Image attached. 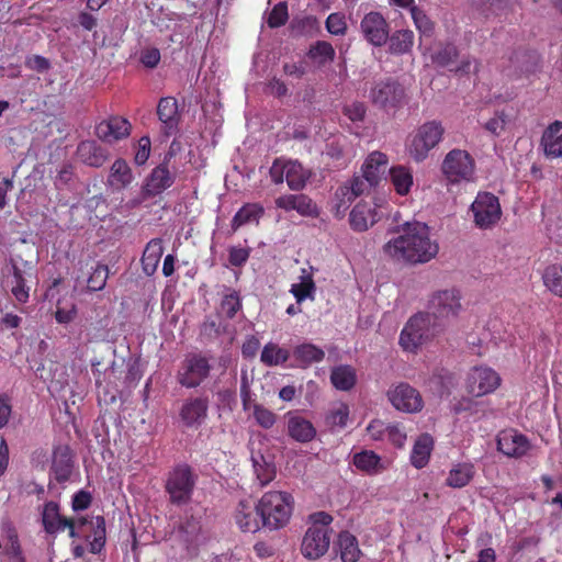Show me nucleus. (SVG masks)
<instances>
[{
    "label": "nucleus",
    "mask_w": 562,
    "mask_h": 562,
    "mask_svg": "<svg viewBox=\"0 0 562 562\" xmlns=\"http://www.w3.org/2000/svg\"><path fill=\"white\" fill-rule=\"evenodd\" d=\"M131 133V123L121 116H112L106 121H102L95 127L97 136L109 144H113L125 138Z\"/></svg>",
    "instance_id": "obj_19"
},
{
    "label": "nucleus",
    "mask_w": 562,
    "mask_h": 562,
    "mask_svg": "<svg viewBox=\"0 0 562 562\" xmlns=\"http://www.w3.org/2000/svg\"><path fill=\"white\" fill-rule=\"evenodd\" d=\"M346 186L350 191L358 198L364 193H368L371 188L376 184L369 183V181L362 176H355L352 179L346 182Z\"/></svg>",
    "instance_id": "obj_58"
},
{
    "label": "nucleus",
    "mask_w": 562,
    "mask_h": 562,
    "mask_svg": "<svg viewBox=\"0 0 562 562\" xmlns=\"http://www.w3.org/2000/svg\"><path fill=\"white\" fill-rule=\"evenodd\" d=\"M288 186L293 191H299L303 189L311 177L310 171L304 169V167L296 160H290L288 162Z\"/></svg>",
    "instance_id": "obj_39"
},
{
    "label": "nucleus",
    "mask_w": 562,
    "mask_h": 562,
    "mask_svg": "<svg viewBox=\"0 0 562 562\" xmlns=\"http://www.w3.org/2000/svg\"><path fill=\"white\" fill-rule=\"evenodd\" d=\"M497 448L507 457L520 458L528 452L530 445L524 435L510 429L498 435Z\"/></svg>",
    "instance_id": "obj_20"
},
{
    "label": "nucleus",
    "mask_w": 562,
    "mask_h": 562,
    "mask_svg": "<svg viewBox=\"0 0 562 562\" xmlns=\"http://www.w3.org/2000/svg\"><path fill=\"white\" fill-rule=\"evenodd\" d=\"M389 168L387 156L381 151L371 153L364 160L361 172L369 183L379 184L382 179H385Z\"/></svg>",
    "instance_id": "obj_22"
},
{
    "label": "nucleus",
    "mask_w": 562,
    "mask_h": 562,
    "mask_svg": "<svg viewBox=\"0 0 562 562\" xmlns=\"http://www.w3.org/2000/svg\"><path fill=\"white\" fill-rule=\"evenodd\" d=\"M385 257L401 265L417 266L431 261L439 252V245L431 237L427 224L406 222L383 245Z\"/></svg>",
    "instance_id": "obj_1"
},
{
    "label": "nucleus",
    "mask_w": 562,
    "mask_h": 562,
    "mask_svg": "<svg viewBox=\"0 0 562 562\" xmlns=\"http://www.w3.org/2000/svg\"><path fill=\"white\" fill-rule=\"evenodd\" d=\"M357 196L346 183L337 188L333 200V211L337 217H342Z\"/></svg>",
    "instance_id": "obj_43"
},
{
    "label": "nucleus",
    "mask_w": 562,
    "mask_h": 562,
    "mask_svg": "<svg viewBox=\"0 0 562 562\" xmlns=\"http://www.w3.org/2000/svg\"><path fill=\"white\" fill-rule=\"evenodd\" d=\"M175 179L176 176L169 171L165 162L155 167L144 181L140 198L133 200L132 206H137L147 199L159 195L173 184Z\"/></svg>",
    "instance_id": "obj_10"
},
{
    "label": "nucleus",
    "mask_w": 562,
    "mask_h": 562,
    "mask_svg": "<svg viewBox=\"0 0 562 562\" xmlns=\"http://www.w3.org/2000/svg\"><path fill=\"white\" fill-rule=\"evenodd\" d=\"M458 56L457 47L448 44L440 48L432 57L434 61L442 67H450L454 64Z\"/></svg>",
    "instance_id": "obj_52"
},
{
    "label": "nucleus",
    "mask_w": 562,
    "mask_h": 562,
    "mask_svg": "<svg viewBox=\"0 0 562 562\" xmlns=\"http://www.w3.org/2000/svg\"><path fill=\"white\" fill-rule=\"evenodd\" d=\"M211 366L199 355L187 357L178 372V382L188 389L199 386L210 374Z\"/></svg>",
    "instance_id": "obj_11"
},
{
    "label": "nucleus",
    "mask_w": 562,
    "mask_h": 562,
    "mask_svg": "<svg viewBox=\"0 0 562 562\" xmlns=\"http://www.w3.org/2000/svg\"><path fill=\"white\" fill-rule=\"evenodd\" d=\"M380 220L375 207L366 202H359L350 212V225L357 232H364Z\"/></svg>",
    "instance_id": "obj_24"
},
{
    "label": "nucleus",
    "mask_w": 562,
    "mask_h": 562,
    "mask_svg": "<svg viewBox=\"0 0 562 562\" xmlns=\"http://www.w3.org/2000/svg\"><path fill=\"white\" fill-rule=\"evenodd\" d=\"M474 223L482 229L494 226L502 216L498 198L490 192H480L471 204Z\"/></svg>",
    "instance_id": "obj_7"
},
{
    "label": "nucleus",
    "mask_w": 562,
    "mask_h": 562,
    "mask_svg": "<svg viewBox=\"0 0 562 562\" xmlns=\"http://www.w3.org/2000/svg\"><path fill=\"white\" fill-rule=\"evenodd\" d=\"M389 173L395 191L401 195L407 194L413 186V175L411 170L404 166H396L390 168Z\"/></svg>",
    "instance_id": "obj_41"
},
{
    "label": "nucleus",
    "mask_w": 562,
    "mask_h": 562,
    "mask_svg": "<svg viewBox=\"0 0 562 562\" xmlns=\"http://www.w3.org/2000/svg\"><path fill=\"white\" fill-rule=\"evenodd\" d=\"M286 422V431L293 440L307 443L316 437V428L314 425L303 417L299 412L291 411L284 415Z\"/></svg>",
    "instance_id": "obj_17"
},
{
    "label": "nucleus",
    "mask_w": 562,
    "mask_h": 562,
    "mask_svg": "<svg viewBox=\"0 0 562 562\" xmlns=\"http://www.w3.org/2000/svg\"><path fill=\"white\" fill-rule=\"evenodd\" d=\"M330 535L325 528H308L303 537L302 554L311 560L323 557L329 549Z\"/></svg>",
    "instance_id": "obj_15"
},
{
    "label": "nucleus",
    "mask_w": 562,
    "mask_h": 562,
    "mask_svg": "<svg viewBox=\"0 0 562 562\" xmlns=\"http://www.w3.org/2000/svg\"><path fill=\"white\" fill-rule=\"evenodd\" d=\"M326 30L333 35H345L347 23L345 16L339 13H330L325 22Z\"/></svg>",
    "instance_id": "obj_55"
},
{
    "label": "nucleus",
    "mask_w": 562,
    "mask_h": 562,
    "mask_svg": "<svg viewBox=\"0 0 562 562\" xmlns=\"http://www.w3.org/2000/svg\"><path fill=\"white\" fill-rule=\"evenodd\" d=\"M288 7L284 2H280L271 10L268 18V25L272 29L282 26L288 21Z\"/></svg>",
    "instance_id": "obj_54"
},
{
    "label": "nucleus",
    "mask_w": 562,
    "mask_h": 562,
    "mask_svg": "<svg viewBox=\"0 0 562 562\" xmlns=\"http://www.w3.org/2000/svg\"><path fill=\"white\" fill-rule=\"evenodd\" d=\"M72 461L68 448L59 447L54 451L52 474L59 482L65 483L72 473Z\"/></svg>",
    "instance_id": "obj_27"
},
{
    "label": "nucleus",
    "mask_w": 562,
    "mask_h": 562,
    "mask_svg": "<svg viewBox=\"0 0 562 562\" xmlns=\"http://www.w3.org/2000/svg\"><path fill=\"white\" fill-rule=\"evenodd\" d=\"M442 135L443 127L441 123L430 121L423 124L409 140V155L414 160L423 161L428 156V153L439 144Z\"/></svg>",
    "instance_id": "obj_5"
},
{
    "label": "nucleus",
    "mask_w": 562,
    "mask_h": 562,
    "mask_svg": "<svg viewBox=\"0 0 562 562\" xmlns=\"http://www.w3.org/2000/svg\"><path fill=\"white\" fill-rule=\"evenodd\" d=\"M276 205L285 212L296 211L302 216H316L317 206L305 194H285L276 199Z\"/></svg>",
    "instance_id": "obj_21"
},
{
    "label": "nucleus",
    "mask_w": 562,
    "mask_h": 562,
    "mask_svg": "<svg viewBox=\"0 0 562 562\" xmlns=\"http://www.w3.org/2000/svg\"><path fill=\"white\" fill-rule=\"evenodd\" d=\"M150 138L148 136L139 138L134 158L137 165L142 166L148 160L150 155Z\"/></svg>",
    "instance_id": "obj_61"
},
{
    "label": "nucleus",
    "mask_w": 562,
    "mask_h": 562,
    "mask_svg": "<svg viewBox=\"0 0 562 562\" xmlns=\"http://www.w3.org/2000/svg\"><path fill=\"white\" fill-rule=\"evenodd\" d=\"M252 417L256 424L263 429L272 428L277 422V415L261 404L252 405Z\"/></svg>",
    "instance_id": "obj_48"
},
{
    "label": "nucleus",
    "mask_w": 562,
    "mask_h": 562,
    "mask_svg": "<svg viewBox=\"0 0 562 562\" xmlns=\"http://www.w3.org/2000/svg\"><path fill=\"white\" fill-rule=\"evenodd\" d=\"M366 105L362 102H352L344 108V113L353 122L362 121L366 115Z\"/></svg>",
    "instance_id": "obj_63"
},
{
    "label": "nucleus",
    "mask_w": 562,
    "mask_h": 562,
    "mask_svg": "<svg viewBox=\"0 0 562 562\" xmlns=\"http://www.w3.org/2000/svg\"><path fill=\"white\" fill-rule=\"evenodd\" d=\"M510 0H467L469 8L484 16L490 18L491 15L499 14L507 9Z\"/></svg>",
    "instance_id": "obj_37"
},
{
    "label": "nucleus",
    "mask_w": 562,
    "mask_h": 562,
    "mask_svg": "<svg viewBox=\"0 0 562 562\" xmlns=\"http://www.w3.org/2000/svg\"><path fill=\"white\" fill-rule=\"evenodd\" d=\"M541 145L550 158L562 157V122H554L543 132Z\"/></svg>",
    "instance_id": "obj_26"
},
{
    "label": "nucleus",
    "mask_w": 562,
    "mask_h": 562,
    "mask_svg": "<svg viewBox=\"0 0 562 562\" xmlns=\"http://www.w3.org/2000/svg\"><path fill=\"white\" fill-rule=\"evenodd\" d=\"M240 308L241 301L237 292L232 291L224 295L220 307V311L223 315L228 318H233Z\"/></svg>",
    "instance_id": "obj_49"
},
{
    "label": "nucleus",
    "mask_w": 562,
    "mask_h": 562,
    "mask_svg": "<svg viewBox=\"0 0 562 562\" xmlns=\"http://www.w3.org/2000/svg\"><path fill=\"white\" fill-rule=\"evenodd\" d=\"M349 416V407L345 403H338L333 406L327 417L331 426L345 427Z\"/></svg>",
    "instance_id": "obj_53"
},
{
    "label": "nucleus",
    "mask_w": 562,
    "mask_h": 562,
    "mask_svg": "<svg viewBox=\"0 0 562 562\" xmlns=\"http://www.w3.org/2000/svg\"><path fill=\"white\" fill-rule=\"evenodd\" d=\"M474 475V468L470 463L454 465L446 480L447 485L453 488H461L469 484Z\"/></svg>",
    "instance_id": "obj_38"
},
{
    "label": "nucleus",
    "mask_w": 562,
    "mask_h": 562,
    "mask_svg": "<svg viewBox=\"0 0 562 562\" xmlns=\"http://www.w3.org/2000/svg\"><path fill=\"white\" fill-rule=\"evenodd\" d=\"M387 398L397 411L416 413L422 411L424 402L420 393L407 383H400L387 391Z\"/></svg>",
    "instance_id": "obj_12"
},
{
    "label": "nucleus",
    "mask_w": 562,
    "mask_h": 562,
    "mask_svg": "<svg viewBox=\"0 0 562 562\" xmlns=\"http://www.w3.org/2000/svg\"><path fill=\"white\" fill-rule=\"evenodd\" d=\"M42 521L45 531L48 533L64 531L66 526L69 525V519L60 516L59 506L55 502H48L44 505Z\"/></svg>",
    "instance_id": "obj_28"
},
{
    "label": "nucleus",
    "mask_w": 562,
    "mask_h": 562,
    "mask_svg": "<svg viewBox=\"0 0 562 562\" xmlns=\"http://www.w3.org/2000/svg\"><path fill=\"white\" fill-rule=\"evenodd\" d=\"M77 151L79 158L91 167H101L108 159L105 151L93 140L81 142Z\"/></svg>",
    "instance_id": "obj_33"
},
{
    "label": "nucleus",
    "mask_w": 562,
    "mask_h": 562,
    "mask_svg": "<svg viewBox=\"0 0 562 562\" xmlns=\"http://www.w3.org/2000/svg\"><path fill=\"white\" fill-rule=\"evenodd\" d=\"M353 464L357 469L364 471L369 474L382 471L380 457L373 451H362L353 456Z\"/></svg>",
    "instance_id": "obj_42"
},
{
    "label": "nucleus",
    "mask_w": 562,
    "mask_h": 562,
    "mask_svg": "<svg viewBox=\"0 0 562 562\" xmlns=\"http://www.w3.org/2000/svg\"><path fill=\"white\" fill-rule=\"evenodd\" d=\"M160 60V52L157 48H147L140 53V61L145 67L155 68Z\"/></svg>",
    "instance_id": "obj_64"
},
{
    "label": "nucleus",
    "mask_w": 562,
    "mask_h": 562,
    "mask_svg": "<svg viewBox=\"0 0 562 562\" xmlns=\"http://www.w3.org/2000/svg\"><path fill=\"white\" fill-rule=\"evenodd\" d=\"M432 438L428 434L422 435L416 440L411 454L412 464L415 468L422 469L427 464L432 449Z\"/></svg>",
    "instance_id": "obj_36"
},
{
    "label": "nucleus",
    "mask_w": 562,
    "mask_h": 562,
    "mask_svg": "<svg viewBox=\"0 0 562 562\" xmlns=\"http://www.w3.org/2000/svg\"><path fill=\"white\" fill-rule=\"evenodd\" d=\"M235 521L244 532H256L259 530L262 522L258 505L255 506L248 501L239 502L235 513Z\"/></svg>",
    "instance_id": "obj_23"
},
{
    "label": "nucleus",
    "mask_w": 562,
    "mask_h": 562,
    "mask_svg": "<svg viewBox=\"0 0 562 562\" xmlns=\"http://www.w3.org/2000/svg\"><path fill=\"white\" fill-rule=\"evenodd\" d=\"M461 310L460 294L456 290H442L436 292L428 304V313L442 327L452 318H454Z\"/></svg>",
    "instance_id": "obj_9"
},
{
    "label": "nucleus",
    "mask_w": 562,
    "mask_h": 562,
    "mask_svg": "<svg viewBox=\"0 0 562 562\" xmlns=\"http://www.w3.org/2000/svg\"><path fill=\"white\" fill-rule=\"evenodd\" d=\"M330 381L340 391L351 390L357 381L356 370L348 364H340L331 369Z\"/></svg>",
    "instance_id": "obj_35"
},
{
    "label": "nucleus",
    "mask_w": 562,
    "mask_h": 562,
    "mask_svg": "<svg viewBox=\"0 0 562 562\" xmlns=\"http://www.w3.org/2000/svg\"><path fill=\"white\" fill-rule=\"evenodd\" d=\"M10 263L11 277L8 279V283L11 284V292L19 302L25 303L29 300L30 292V288L25 283L26 272L13 259Z\"/></svg>",
    "instance_id": "obj_32"
},
{
    "label": "nucleus",
    "mask_w": 562,
    "mask_h": 562,
    "mask_svg": "<svg viewBox=\"0 0 562 562\" xmlns=\"http://www.w3.org/2000/svg\"><path fill=\"white\" fill-rule=\"evenodd\" d=\"M92 528V540L90 542V552L100 553L105 544V520L102 516L93 517L89 521Z\"/></svg>",
    "instance_id": "obj_45"
},
{
    "label": "nucleus",
    "mask_w": 562,
    "mask_h": 562,
    "mask_svg": "<svg viewBox=\"0 0 562 562\" xmlns=\"http://www.w3.org/2000/svg\"><path fill=\"white\" fill-rule=\"evenodd\" d=\"M442 172L452 183L471 181L474 175V161L465 150L453 149L447 154L442 162Z\"/></svg>",
    "instance_id": "obj_8"
},
{
    "label": "nucleus",
    "mask_w": 562,
    "mask_h": 562,
    "mask_svg": "<svg viewBox=\"0 0 562 562\" xmlns=\"http://www.w3.org/2000/svg\"><path fill=\"white\" fill-rule=\"evenodd\" d=\"M290 358L288 349L279 347L274 342H268L265 345L260 361L267 367H276L285 363Z\"/></svg>",
    "instance_id": "obj_40"
},
{
    "label": "nucleus",
    "mask_w": 562,
    "mask_h": 562,
    "mask_svg": "<svg viewBox=\"0 0 562 562\" xmlns=\"http://www.w3.org/2000/svg\"><path fill=\"white\" fill-rule=\"evenodd\" d=\"M157 115L165 137L175 135L178 132L180 114L178 102L175 98H161L157 105Z\"/></svg>",
    "instance_id": "obj_18"
},
{
    "label": "nucleus",
    "mask_w": 562,
    "mask_h": 562,
    "mask_svg": "<svg viewBox=\"0 0 562 562\" xmlns=\"http://www.w3.org/2000/svg\"><path fill=\"white\" fill-rule=\"evenodd\" d=\"M292 356L297 367L307 368L313 363L321 362L325 358V352L319 347L305 342L293 349Z\"/></svg>",
    "instance_id": "obj_31"
},
{
    "label": "nucleus",
    "mask_w": 562,
    "mask_h": 562,
    "mask_svg": "<svg viewBox=\"0 0 562 562\" xmlns=\"http://www.w3.org/2000/svg\"><path fill=\"white\" fill-rule=\"evenodd\" d=\"M414 44V33L409 30L396 31L390 37V49L395 54L407 53Z\"/></svg>",
    "instance_id": "obj_46"
},
{
    "label": "nucleus",
    "mask_w": 562,
    "mask_h": 562,
    "mask_svg": "<svg viewBox=\"0 0 562 562\" xmlns=\"http://www.w3.org/2000/svg\"><path fill=\"white\" fill-rule=\"evenodd\" d=\"M544 286L554 295L562 297V266L552 265L546 268L543 276Z\"/></svg>",
    "instance_id": "obj_44"
},
{
    "label": "nucleus",
    "mask_w": 562,
    "mask_h": 562,
    "mask_svg": "<svg viewBox=\"0 0 562 562\" xmlns=\"http://www.w3.org/2000/svg\"><path fill=\"white\" fill-rule=\"evenodd\" d=\"M207 412L209 400L206 397H189L183 402L179 417L183 426L196 429L205 422Z\"/></svg>",
    "instance_id": "obj_16"
},
{
    "label": "nucleus",
    "mask_w": 562,
    "mask_h": 562,
    "mask_svg": "<svg viewBox=\"0 0 562 562\" xmlns=\"http://www.w3.org/2000/svg\"><path fill=\"white\" fill-rule=\"evenodd\" d=\"M288 162L289 160L283 158H278L272 162L269 173L273 183L280 184L284 180L288 181V172L285 171Z\"/></svg>",
    "instance_id": "obj_56"
},
{
    "label": "nucleus",
    "mask_w": 562,
    "mask_h": 562,
    "mask_svg": "<svg viewBox=\"0 0 562 562\" xmlns=\"http://www.w3.org/2000/svg\"><path fill=\"white\" fill-rule=\"evenodd\" d=\"M310 56L314 59H318L321 64H325L334 59L335 49L330 43L325 41H318L310 49Z\"/></svg>",
    "instance_id": "obj_50"
},
{
    "label": "nucleus",
    "mask_w": 562,
    "mask_h": 562,
    "mask_svg": "<svg viewBox=\"0 0 562 562\" xmlns=\"http://www.w3.org/2000/svg\"><path fill=\"white\" fill-rule=\"evenodd\" d=\"M369 99L371 102L383 110H393L401 106L406 100L404 87L396 80L391 78L374 81Z\"/></svg>",
    "instance_id": "obj_6"
},
{
    "label": "nucleus",
    "mask_w": 562,
    "mask_h": 562,
    "mask_svg": "<svg viewBox=\"0 0 562 562\" xmlns=\"http://www.w3.org/2000/svg\"><path fill=\"white\" fill-rule=\"evenodd\" d=\"M412 18L416 27L424 34H429L432 31L431 21L417 8H413Z\"/></svg>",
    "instance_id": "obj_62"
},
{
    "label": "nucleus",
    "mask_w": 562,
    "mask_h": 562,
    "mask_svg": "<svg viewBox=\"0 0 562 562\" xmlns=\"http://www.w3.org/2000/svg\"><path fill=\"white\" fill-rule=\"evenodd\" d=\"M314 291H315L314 282L292 284L291 290H290V292L294 295L297 304H300L302 301H304L307 297L313 299Z\"/></svg>",
    "instance_id": "obj_59"
},
{
    "label": "nucleus",
    "mask_w": 562,
    "mask_h": 562,
    "mask_svg": "<svg viewBox=\"0 0 562 562\" xmlns=\"http://www.w3.org/2000/svg\"><path fill=\"white\" fill-rule=\"evenodd\" d=\"M262 213V209L257 204H246L244 205L233 217L232 227L234 231L239 228L240 226L258 221Z\"/></svg>",
    "instance_id": "obj_47"
},
{
    "label": "nucleus",
    "mask_w": 562,
    "mask_h": 562,
    "mask_svg": "<svg viewBox=\"0 0 562 562\" xmlns=\"http://www.w3.org/2000/svg\"><path fill=\"white\" fill-rule=\"evenodd\" d=\"M198 476L187 464H179L169 472L166 480V492L172 504L183 505L190 502Z\"/></svg>",
    "instance_id": "obj_4"
},
{
    "label": "nucleus",
    "mask_w": 562,
    "mask_h": 562,
    "mask_svg": "<svg viewBox=\"0 0 562 562\" xmlns=\"http://www.w3.org/2000/svg\"><path fill=\"white\" fill-rule=\"evenodd\" d=\"M201 522L200 519L194 516H188L183 518L175 537L183 543L184 548L189 551L192 547H195L199 542L201 535Z\"/></svg>",
    "instance_id": "obj_25"
},
{
    "label": "nucleus",
    "mask_w": 562,
    "mask_h": 562,
    "mask_svg": "<svg viewBox=\"0 0 562 562\" xmlns=\"http://www.w3.org/2000/svg\"><path fill=\"white\" fill-rule=\"evenodd\" d=\"M162 252L164 246L160 238L148 241L142 257V267L146 276H153L156 272Z\"/></svg>",
    "instance_id": "obj_30"
},
{
    "label": "nucleus",
    "mask_w": 562,
    "mask_h": 562,
    "mask_svg": "<svg viewBox=\"0 0 562 562\" xmlns=\"http://www.w3.org/2000/svg\"><path fill=\"white\" fill-rule=\"evenodd\" d=\"M442 324L428 312L413 315L400 335V345L406 351H416L420 346L432 340L441 330Z\"/></svg>",
    "instance_id": "obj_2"
},
{
    "label": "nucleus",
    "mask_w": 562,
    "mask_h": 562,
    "mask_svg": "<svg viewBox=\"0 0 562 562\" xmlns=\"http://www.w3.org/2000/svg\"><path fill=\"white\" fill-rule=\"evenodd\" d=\"M255 473L257 480L259 481L260 486H265L270 483L276 475L274 468L270 464H259L258 462L254 463Z\"/></svg>",
    "instance_id": "obj_60"
},
{
    "label": "nucleus",
    "mask_w": 562,
    "mask_h": 562,
    "mask_svg": "<svg viewBox=\"0 0 562 562\" xmlns=\"http://www.w3.org/2000/svg\"><path fill=\"white\" fill-rule=\"evenodd\" d=\"M133 172L124 159H116L110 169L108 184L114 190H122L133 181Z\"/></svg>",
    "instance_id": "obj_29"
},
{
    "label": "nucleus",
    "mask_w": 562,
    "mask_h": 562,
    "mask_svg": "<svg viewBox=\"0 0 562 562\" xmlns=\"http://www.w3.org/2000/svg\"><path fill=\"white\" fill-rule=\"evenodd\" d=\"M501 383L496 371L486 367H475L467 380V390L473 396H483L494 392Z\"/></svg>",
    "instance_id": "obj_13"
},
{
    "label": "nucleus",
    "mask_w": 562,
    "mask_h": 562,
    "mask_svg": "<svg viewBox=\"0 0 562 562\" xmlns=\"http://www.w3.org/2000/svg\"><path fill=\"white\" fill-rule=\"evenodd\" d=\"M363 37L374 46H382L390 36V29L384 16L379 12L367 13L360 23Z\"/></svg>",
    "instance_id": "obj_14"
},
{
    "label": "nucleus",
    "mask_w": 562,
    "mask_h": 562,
    "mask_svg": "<svg viewBox=\"0 0 562 562\" xmlns=\"http://www.w3.org/2000/svg\"><path fill=\"white\" fill-rule=\"evenodd\" d=\"M293 498L286 492H268L258 503L262 526L274 530L284 527L291 517Z\"/></svg>",
    "instance_id": "obj_3"
},
{
    "label": "nucleus",
    "mask_w": 562,
    "mask_h": 562,
    "mask_svg": "<svg viewBox=\"0 0 562 562\" xmlns=\"http://www.w3.org/2000/svg\"><path fill=\"white\" fill-rule=\"evenodd\" d=\"M1 537L4 541H7L4 551H12L15 546H21L14 526L8 520L2 521L1 524Z\"/></svg>",
    "instance_id": "obj_57"
},
{
    "label": "nucleus",
    "mask_w": 562,
    "mask_h": 562,
    "mask_svg": "<svg viewBox=\"0 0 562 562\" xmlns=\"http://www.w3.org/2000/svg\"><path fill=\"white\" fill-rule=\"evenodd\" d=\"M109 269L105 265H97L88 279V288L91 291H100L105 286Z\"/></svg>",
    "instance_id": "obj_51"
},
{
    "label": "nucleus",
    "mask_w": 562,
    "mask_h": 562,
    "mask_svg": "<svg viewBox=\"0 0 562 562\" xmlns=\"http://www.w3.org/2000/svg\"><path fill=\"white\" fill-rule=\"evenodd\" d=\"M337 548L342 562H357L360 558L358 540L348 531L339 533Z\"/></svg>",
    "instance_id": "obj_34"
}]
</instances>
